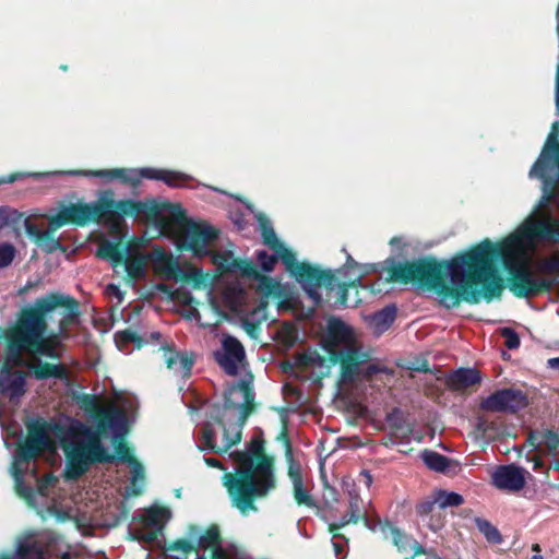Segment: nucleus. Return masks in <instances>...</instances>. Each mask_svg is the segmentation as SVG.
Instances as JSON below:
<instances>
[{"label":"nucleus","instance_id":"f257e3e1","mask_svg":"<svg viewBox=\"0 0 559 559\" xmlns=\"http://www.w3.org/2000/svg\"><path fill=\"white\" fill-rule=\"evenodd\" d=\"M80 316V302L70 295L50 292L37 298L20 311L15 324L4 334L5 343L10 345V360L25 366L24 353L59 358L58 338L68 337L70 326Z\"/></svg>","mask_w":559,"mask_h":559},{"label":"nucleus","instance_id":"f03ea898","mask_svg":"<svg viewBox=\"0 0 559 559\" xmlns=\"http://www.w3.org/2000/svg\"><path fill=\"white\" fill-rule=\"evenodd\" d=\"M56 430L66 455V479L76 480L94 464L119 460L132 466L131 495L140 496L143 492L142 487L136 486V481L144 480V468L123 439H115L116 454H111L102 442V433L105 430L94 431L81 423L69 427L57 425Z\"/></svg>","mask_w":559,"mask_h":559},{"label":"nucleus","instance_id":"7ed1b4c3","mask_svg":"<svg viewBox=\"0 0 559 559\" xmlns=\"http://www.w3.org/2000/svg\"><path fill=\"white\" fill-rule=\"evenodd\" d=\"M229 455L237 466L224 474L223 484L231 504L242 514L255 512V499L266 497L276 487L274 459L265 453L264 441L259 439H253L248 450Z\"/></svg>","mask_w":559,"mask_h":559},{"label":"nucleus","instance_id":"20e7f679","mask_svg":"<svg viewBox=\"0 0 559 559\" xmlns=\"http://www.w3.org/2000/svg\"><path fill=\"white\" fill-rule=\"evenodd\" d=\"M386 280L391 283L412 284L427 292L454 298V257L439 261L426 255L413 260H385Z\"/></svg>","mask_w":559,"mask_h":559},{"label":"nucleus","instance_id":"39448f33","mask_svg":"<svg viewBox=\"0 0 559 559\" xmlns=\"http://www.w3.org/2000/svg\"><path fill=\"white\" fill-rule=\"evenodd\" d=\"M272 254L265 250L255 252V259L265 273L274 270L278 260L285 266V270L300 284L307 296L316 306L322 304V294L319 288H326L328 295L331 294L332 286L335 284L334 274L328 269L323 270L318 265L297 261L296 253L290 249V259L287 261L283 258L284 253L281 249H271Z\"/></svg>","mask_w":559,"mask_h":559},{"label":"nucleus","instance_id":"423d86ee","mask_svg":"<svg viewBox=\"0 0 559 559\" xmlns=\"http://www.w3.org/2000/svg\"><path fill=\"white\" fill-rule=\"evenodd\" d=\"M238 389L243 396L238 421L227 426L221 414H211L210 420L201 428V451L226 453L233 445L240 442L242 427L250 414L253 413L255 404L253 386L250 381L240 380Z\"/></svg>","mask_w":559,"mask_h":559},{"label":"nucleus","instance_id":"0eeeda50","mask_svg":"<svg viewBox=\"0 0 559 559\" xmlns=\"http://www.w3.org/2000/svg\"><path fill=\"white\" fill-rule=\"evenodd\" d=\"M139 215L145 216L148 222L163 230L186 222V212L180 204L155 200H115V225H118L124 216Z\"/></svg>","mask_w":559,"mask_h":559},{"label":"nucleus","instance_id":"6e6552de","mask_svg":"<svg viewBox=\"0 0 559 559\" xmlns=\"http://www.w3.org/2000/svg\"><path fill=\"white\" fill-rule=\"evenodd\" d=\"M90 222L115 225V200L102 199L94 203H71L62 206L56 215L51 216L52 229L68 224L82 227Z\"/></svg>","mask_w":559,"mask_h":559},{"label":"nucleus","instance_id":"1a4fd4ad","mask_svg":"<svg viewBox=\"0 0 559 559\" xmlns=\"http://www.w3.org/2000/svg\"><path fill=\"white\" fill-rule=\"evenodd\" d=\"M73 175H85L92 177L106 178L109 180L117 179L121 183L130 186L132 188H136L143 178L151 180H160L165 182L167 186L173 188H179L186 186L191 177L177 171V170H168V169H158V168H114V169H100V170H92L88 173L85 171H72Z\"/></svg>","mask_w":559,"mask_h":559},{"label":"nucleus","instance_id":"9d476101","mask_svg":"<svg viewBox=\"0 0 559 559\" xmlns=\"http://www.w3.org/2000/svg\"><path fill=\"white\" fill-rule=\"evenodd\" d=\"M57 425L51 426L41 418L29 421L26 425L27 435L25 440L16 445L14 454L15 464H28L49 450L51 445L49 431L53 430L58 437Z\"/></svg>","mask_w":559,"mask_h":559},{"label":"nucleus","instance_id":"9b49d317","mask_svg":"<svg viewBox=\"0 0 559 559\" xmlns=\"http://www.w3.org/2000/svg\"><path fill=\"white\" fill-rule=\"evenodd\" d=\"M359 264L352 258V255H347L346 263L336 270V272L330 270L334 274L335 284L332 286L331 294L328 296L326 288H319L324 290V297L322 296V301L331 302L334 307H346L348 300V292L349 289H358L361 286V280L364 274H354L353 271L358 269Z\"/></svg>","mask_w":559,"mask_h":559},{"label":"nucleus","instance_id":"f8f14e48","mask_svg":"<svg viewBox=\"0 0 559 559\" xmlns=\"http://www.w3.org/2000/svg\"><path fill=\"white\" fill-rule=\"evenodd\" d=\"M180 226H185L179 249L191 251L195 257L210 255L209 245L218 237V230L206 224L189 222L186 218Z\"/></svg>","mask_w":559,"mask_h":559},{"label":"nucleus","instance_id":"ddd939ff","mask_svg":"<svg viewBox=\"0 0 559 559\" xmlns=\"http://www.w3.org/2000/svg\"><path fill=\"white\" fill-rule=\"evenodd\" d=\"M451 507H454V491L435 489L416 504V513L421 518L430 515L428 526L437 532L444 526L445 509Z\"/></svg>","mask_w":559,"mask_h":559},{"label":"nucleus","instance_id":"4468645a","mask_svg":"<svg viewBox=\"0 0 559 559\" xmlns=\"http://www.w3.org/2000/svg\"><path fill=\"white\" fill-rule=\"evenodd\" d=\"M329 359L332 364H340L341 378L344 382H352L360 374V368L370 355L356 345H346L341 349H329Z\"/></svg>","mask_w":559,"mask_h":559},{"label":"nucleus","instance_id":"2eb2a0df","mask_svg":"<svg viewBox=\"0 0 559 559\" xmlns=\"http://www.w3.org/2000/svg\"><path fill=\"white\" fill-rule=\"evenodd\" d=\"M17 365L10 360V345L5 343L4 361L0 366V395L11 402L19 401L26 393V372L14 370Z\"/></svg>","mask_w":559,"mask_h":559},{"label":"nucleus","instance_id":"dca6fc26","mask_svg":"<svg viewBox=\"0 0 559 559\" xmlns=\"http://www.w3.org/2000/svg\"><path fill=\"white\" fill-rule=\"evenodd\" d=\"M559 170V122L552 123L539 158L533 165L530 177L544 178L548 170Z\"/></svg>","mask_w":559,"mask_h":559},{"label":"nucleus","instance_id":"f3484780","mask_svg":"<svg viewBox=\"0 0 559 559\" xmlns=\"http://www.w3.org/2000/svg\"><path fill=\"white\" fill-rule=\"evenodd\" d=\"M527 404V397L521 391L506 389L483 400L480 408L491 413H514L526 407Z\"/></svg>","mask_w":559,"mask_h":559},{"label":"nucleus","instance_id":"a211bd4d","mask_svg":"<svg viewBox=\"0 0 559 559\" xmlns=\"http://www.w3.org/2000/svg\"><path fill=\"white\" fill-rule=\"evenodd\" d=\"M214 359L227 374L236 376L238 365L246 359L245 347L235 336L225 335L222 349L214 353Z\"/></svg>","mask_w":559,"mask_h":559},{"label":"nucleus","instance_id":"6ab92c4d","mask_svg":"<svg viewBox=\"0 0 559 559\" xmlns=\"http://www.w3.org/2000/svg\"><path fill=\"white\" fill-rule=\"evenodd\" d=\"M83 406L97 421V429L95 431L114 428L123 424L126 420V414L122 409L117 406H111L109 408L99 407L94 395H84Z\"/></svg>","mask_w":559,"mask_h":559},{"label":"nucleus","instance_id":"aec40b11","mask_svg":"<svg viewBox=\"0 0 559 559\" xmlns=\"http://www.w3.org/2000/svg\"><path fill=\"white\" fill-rule=\"evenodd\" d=\"M527 472L515 465L498 467L491 475L493 485L506 491H519L525 485Z\"/></svg>","mask_w":559,"mask_h":559},{"label":"nucleus","instance_id":"412c9836","mask_svg":"<svg viewBox=\"0 0 559 559\" xmlns=\"http://www.w3.org/2000/svg\"><path fill=\"white\" fill-rule=\"evenodd\" d=\"M389 531L393 545L403 559H414L416 556L425 554L424 547L412 536L405 534L396 526L386 523L383 531Z\"/></svg>","mask_w":559,"mask_h":559},{"label":"nucleus","instance_id":"4be33fe9","mask_svg":"<svg viewBox=\"0 0 559 559\" xmlns=\"http://www.w3.org/2000/svg\"><path fill=\"white\" fill-rule=\"evenodd\" d=\"M160 349L164 350V359L168 369L182 378L191 376V370L194 364L193 357L188 353H181L173 349L168 345H163Z\"/></svg>","mask_w":559,"mask_h":559},{"label":"nucleus","instance_id":"5701e85b","mask_svg":"<svg viewBox=\"0 0 559 559\" xmlns=\"http://www.w3.org/2000/svg\"><path fill=\"white\" fill-rule=\"evenodd\" d=\"M350 341V331L348 326L340 319H332L329 322L326 335L324 337V349H341L343 346L353 345Z\"/></svg>","mask_w":559,"mask_h":559},{"label":"nucleus","instance_id":"b1692460","mask_svg":"<svg viewBox=\"0 0 559 559\" xmlns=\"http://www.w3.org/2000/svg\"><path fill=\"white\" fill-rule=\"evenodd\" d=\"M25 366L31 370L36 380L53 378L68 381L70 378L69 369L63 364H51L38 359L35 362L26 364Z\"/></svg>","mask_w":559,"mask_h":559},{"label":"nucleus","instance_id":"393cba45","mask_svg":"<svg viewBox=\"0 0 559 559\" xmlns=\"http://www.w3.org/2000/svg\"><path fill=\"white\" fill-rule=\"evenodd\" d=\"M255 218L259 224L262 242L270 249H281L284 253L283 258L288 261L290 259V249L277 238L269 217L264 213H258Z\"/></svg>","mask_w":559,"mask_h":559},{"label":"nucleus","instance_id":"a878e982","mask_svg":"<svg viewBox=\"0 0 559 559\" xmlns=\"http://www.w3.org/2000/svg\"><path fill=\"white\" fill-rule=\"evenodd\" d=\"M385 421L390 428V432H392V436L399 438L400 442L408 441L409 436L413 432V428L407 423L406 416L401 408H392V411L386 414Z\"/></svg>","mask_w":559,"mask_h":559},{"label":"nucleus","instance_id":"bb28decb","mask_svg":"<svg viewBox=\"0 0 559 559\" xmlns=\"http://www.w3.org/2000/svg\"><path fill=\"white\" fill-rule=\"evenodd\" d=\"M127 254V248L121 242L104 240L97 248L96 255L98 258L110 261L114 266L122 264L124 255Z\"/></svg>","mask_w":559,"mask_h":559},{"label":"nucleus","instance_id":"cd10ccee","mask_svg":"<svg viewBox=\"0 0 559 559\" xmlns=\"http://www.w3.org/2000/svg\"><path fill=\"white\" fill-rule=\"evenodd\" d=\"M530 440L542 453L556 454L559 452V436L552 431L532 433Z\"/></svg>","mask_w":559,"mask_h":559},{"label":"nucleus","instance_id":"c85d7f7f","mask_svg":"<svg viewBox=\"0 0 559 559\" xmlns=\"http://www.w3.org/2000/svg\"><path fill=\"white\" fill-rule=\"evenodd\" d=\"M397 308L395 305H388L381 310L377 311L372 318L371 323L378 334L385 332L395 321Z\"/></svg>","mask_w":559,"mask_h":559},{"label":"nucleus","instance_id":"c756f323","mask_svg":"<svg viewBox=\"0 0 559 559\" xmlns=\"http://www.w3.org/2000/svg\"><path fill=\"white\" fill-rule=\"evenodd\" d=\"M169 511L164 507H151L140 515V521L145 528H156L162 531L164 519Z\"/></svg>","mask_w":559,"mask_h":559},{"label":"nucleus","instance_id":"7c9ffc66","mask_svg":"<svg viewBox=\"0 0 559 559\" xmlns=\"http://www.w3.org/2000/svg\"><path fill=\"white\" fill-rule=\"evenodd\" d=\"M157 270L160 274H163L166 278H175V280H189L188 276L177 261L173 260L171 257H164L159 260Z\"/></svg>","mask_w":559,"mask_h":559},{"label":"nucleus","instance_id":"2f4dec72","mask_svg":"<svg viewBox=\"0 0 559 559\" xmlns=\"http://www.w3.org/2000/svg\"><path fill=\"white\" fill-rule=\"evenodd\" d=\"M481 380L476 368H456V391L479 384Z\"/></svg>","mask_w":559,"mask_h":559},{"label":"nucleus","instance_id":"473e14b6","mask_svg":"<svg viewBox=\"0 0 559 559\" xmlns=\"http://www.w3.org/2000/svg\"><path fill=\"white\" fill-rule=\"evenodd\" d=\"M222 546V536L217 525H210L205 532L199 537L197 547L198 549H212L218 548Z\"/></svg>","mask_w":559,"mask_h":559},{"label":"nucleus","instance_id":"72a5a7b5","mask_svg":"<svg viewBox=\"0 0 559 559\" xmlns=\"http://www.w3.org/2000/svg\"><path fill=\"white\" fill-rule=\"evenodd\" d=\"M421 459L425 465L435 472L444 473L450 465V460L447 456L432 450H424Z\"/></svg>","mask_w":559,"mask_h":559},{"label":"nucleus","instance_id":"f704fd0d","mask_svg":"<svg viewBox=\"0 0 559 559\" xmlns=\"http://www.w3.org/2000/svg\"><path fill=\"white\" fill-rule=\"evenodd\" d=\"M51 226V217L48 221V228L40 234L36 243L47 253H52L59 249L64 250L60 240L55 238V231Z\"/></svg>","mask_w":559,"mask_h":559},{"label":"nucleus","instance_id":"c9c22d12","mask_svg":"<svg viewBox=\"0 0 559 559\" xmlns=\"http://www.w3.org/2000/svg\"><path fill=\"white\" fill-rule=\"evenodd\" d=\"M126 267L127 277L129 280H140L145 275V264L144 259L141 255L136 257H126L122 262Z\"/></svg>","mask_w":559,"mask_h":559},{"label":"nucleus","instance_id":"e433bc0d","mask_svg":"<svg viewBox=\"0 0 559 559\" xmlns=\"http://www.w3.org/2000/svg\"><path fill=\"white\" fill-rule=\"evenodd\" d=\"M115 342L120 349L124 348L130 343H133L134 346L140 349L146 343L142 336L130 329L118 331L115 334Z\"/></svg>","mask_w":559,"mask_h":559},{"label":"nucleus","instance_id":"4c0bfd02","mask_svg":"<svg viewBox=\"0 0 559 559\" xmlns=\"http://www.w3.org/2000/svg\"><path fill=\"white\" fill-rule=\"evenodd\" d=\"M254 281L258 282L257 290L262 295L269 297L272 295H278L280 283L274 278L260 273Z\"/></svg>","mask_w":559,"mask_h":559},{"label":"nucleus","instance_id":"58836bf2","mask_svg":"<svg viewBox=\"0 0 559 559\" xmlns=\"http://www.w3.org/2000/svg\"><path fill=\"white\" fill-rule=\"evenodd\" d=\"M22 217L23 213H20L9 206H0V229L5 226L16 228L21 224Z\"/></svg>","mask_w":559,"mask_h":559},{"label":"nucleus","instance_id":"ea45409f","mask_svg":"<svg viewBox=\"0 0 559 559\" xmlns=\"http://www.w3.org/2000/svg\"><path fill=\"white\" fill-rule=\"evenodd\" d=\"M361 499L358 496L352 497L349 501L348 513L353 515L358 521H362L365 526L371 531L376 530V524L369 519V516L361 512Z\"/></svg>","mask_w":559,"mask_h":559},{"label":"nucleus","instance_id":"a19ab883","mask_svg":"<svg viewBox=\"0 0 559 559\" xmlns=\"http://www.w3.org/2000/svg\"><path fill=\"white\" fill-rule=\"evenodd\" d=\"M234 266L233 271H238L242 276L249 277V278H257L258 275L261 273L258 270V266L250 260L246 259H236L234 260Z\"/></svg>","mask_w":559,"mask_h":559},{"label":"nucleus","instance_id":"79ce46f5","mask_svg":"<svg viewBox=\"0 0 559 559\" xmlns=\"http://www.w3.org/2000/svg\"><path fill=\"white\" fill-rule=\"evenodd\" d=\"M212 255V262L217 266V269L222 272H233L234 266V258L233 253L225 251V252H211Z\"/></svg>","mask_w":559,"mask_h":559},{"label":"nucleus","instance_id":"37998d69","mask_svg":"<svg viewBox=\"0 0 559 559\" xmlns=\"http://www.w3.org/2000/svg\"><path fill=\"white\" fill-rule=\"evenodd\" d=\"M476 525L478 530L485 535L488 542L493 544H499L501 542L500 533L488 521L483 519H476Z\"/></svg>","mask_w":559,"mask_h":559},{"label":"nucleus","instance_id":"c03bdc74","mask_svg":"<svg viewBox=\"0 0 559 559\" xmlns=\"http://www.w3.org/2000/svg\"><path fill=\"white\" fill-rule=\"evenodd\" d=\"M19 559H44V552L36 544L22 545L19 548Z\"/></svg>","mask_w":559,"mask_h":559},{"label":"nucleus","instance_id":"a18cd8bd","mask_svg":"<svg viewBox=\"0 0 559 559\" xmlns=\"http://www.w3.org/2000/svg\"><path fill=\"white\" fill-rule=\"evenodd\" d=\"M58 483V478L53 474H47L37 480L36 492L41 497L49 495V489Z\"/></svg>","mask_w":559,"mask_h":559},{"label":"nucleus","instance_id":"49530a36","mask_svg":"<svg viewBox=\"0 0 559 559\" xmlns=\"http://www.w3.org/2000/svg\"><path fill=\"white\" fill-rule=\"evenodd\" d=\"M359 521L350 515L348 512L342 516L338 523H331L329 525V532L332 534L333 539L334 538H344V536L340 533V530L344 526H346L349 523H358Z\"/></svg>","mask_w":559,"mask_h":559},{"label":"nucleus","instance_id":"de8ad7c7","mask_svg":"<svg viewBox=\"0 0 559 559\" xmlns=\"http://www.w3.org/2000/svg\"><path fill=\"white\" fill-rule=\"evenodd\" d=\"M168 550L170 551H180L185 555H189L190 552H198V547L192 542L186 538H180L174 540L169 546Z\"/></svg>","mask_w":559,"mask_h":559},{"label":"nucleus","instance_id":"09e8293b","mask_svg":"<svg viewBox=\"0 0 559 559\" xmlns=\"http://www.w3.org/2000/svg\"><path fill=\"white\" fill-rule=\"evenodd\" d=\"M294 498L299 506L314 507V501L308 491L304 488V483L294 485Z\"/></svg>","mask_w":559,"mask_h":559},{"label":"nucleus","instance_id":"8fccbe9b","mask_svg":"<svg viewBox=\"0 0 559 559\" xmlns=\"http://www.w3.org/2000/svg\"><path fill=\"white\" fill-rule=\"evenodd\" d=\"M15 257V248L11 243L0 245V269L9 266Z\"/></svg>","mask_w":559,"mask_h":559},{"label":"nucleus","instance_id":"3c124183","mask_svg":"<svg viewBox=\"0 0 559 559\" xmlns=\"http://www.w3.org/2000/svg\"><path fill=\"white\" fill-rule=\"evenodd\" d=\"M286 461L288 463V477L290 478L293 486L302 484V474L299 463L294 460L293 454L292 457L286 459Z\"/></svg>","mask_w":559,"mask_h":559},{"label":"nucleus","instance_id":"603ef678","mask_svg":"<svg viewBox=\"0 0 559 559\" xmlns=\"http://www.w3.org/2000/svg\"><path fill=\"white\" fill-rule=\"evenodd\" d=\"M500 334L504 338V344L509 349H516L520 346V337L513 329L502 328Z\"/></svg>","mask_w":559,"mask_h":559},{"label":"nucleus","instance_id":"864d4df0","mask_svg":"<svg viewBox=\"0 0 559 559\" xmlns=\"http://www.w3.org/2000/svg\"><path fill=\"white\" fill-rule=\"evenodd\" d=\"M278 441L283 442L284 444V448H285V457L286 459H290L292 457V454H293V447H292V442H290V439H289V436H288V431H287V424H286V420L283 419V428H282V431L278 433L277 438H276Z\"/></svg>","mask_w":559,"mask_h":559},{"label":"nucleus","instance_id":"5fc2aeb1","mask_svg":"<svg viewBox=\"0 0 559 559\" xmlns=\"http://www.w3.org/2000/svg\"><path fill=\"white\" fill-rule=\"evenodd\" d=\"M21 223H23L26 234L36 242L44 230H40V228L33 223L29 217L23 216Z\"/></svg>","mask_w":559,"mask_h":559},{"label":"nucleus","instance_id":"6e6d98bb","mask_svg":"<svg viewBox=\"0 0 559 559\" xmlns=\"http://www.w3.org/2000/svg\"><path fill=\"white\" fill-rule=\"evenodd\" d=\"M314 359L310 354L301 353L295 356V365L299 368H308L313 365Z\"/></svg>","mask_w":559,"mask_h":559},{"label":"nucleus","instance_id":"4d7b16f0","mask_svg":"<svg viewBox=\"0 0 559 559\" xmlns=\"http://www.w3.org/2000/svg\"><path fill=\"white\" fill-rule=\"evenodd\" d=\"M28 176L37 177L38 175L37 174H27V173H13V174L8 175V176H1L0 177V185L13 183V182H15L19 179H22V178H25V177H28Z\"/></svg>","mask_w":559,"mask_h":559},{"label":"nucleus","instance_id":"13d9d810","mask_svg":"<svg viewBox=\"0 0 559 559\" xmlns=\"http://www.w3.org/2000/svg\"><path fill=\"white\" fill-rule=\"evenodd\" d=\"M384 368H381L380 366L376 364L368 365L364 370H360V373H362V377L367 380L372 379V377L377 373L383 372Z\"/></svg>","mask_w":559,"mask_h":559},{"label":"nucleus","instance_id":"bf43d9fd","mask_svg":"<svg viewBox=\"0 0 559 559\" xmlns=\"http://www.w3.org/2000/svg\"><path fill=\"white\" fill-rule=\"evenodd\" d=\"M159 530L156 528H150L148 531L142 532L139 536V538L145 543H153L156 540Z\"/></svg>","mask_w":559,"mask_h":559},{"label":"nucleus","instance_id":"052dcab7","mask_svg":"<svg viewBox=\"0 0 559 559\" xmlns=\"http://www.w3.org/2000/svg\"><path fill=\"white\" fill-rule=\"evenodd\" d=\"M345 543L343 542H332L334 554L336 558L344 559L345 558V544L347 543V539L343 538Z\"/></svg>","mask_w":559,"mask_h":559},{"label":"nucleus","instance_id":"680f3d73","mask_svg":"<svg viewBox=\"0 0 559 559\" xmlns=\"http://www.w3.org/2000/svg\"><path fill=\"white\" fill-rule=\"evenodd\" d=\"M17 492L24 499L32 500L34 498L35 490L29 486L17 485Z\"/></svg>","mask_w":559,"mask_h":559},{"label":"nucleus","instance_id":"e2e57ef3","mask_svg":"<svg viewBox=\"0 0 559 559\" xmlns=\"http://www.w3.org/2000/svg\"><path fill=\"white\" fill-rule=\"evenodd\" d=\"M411 370L419 371V372H428L430 371L429 365L427 360L417 361L414 362L412 367H409Z\"/></svg>","mask_w":559,"mask_h":559},{"label":"nucleus","instance_id":"0e129e2a","mask_svg":"<svg viewBox=\"0 0 559 559\" xmlns=\"http://www.w3.org/2000/svg\"><path fill=\"white\" fill-rule=\"evenodd\" d=\"M211 559H230V557L226 552V550L221 546V547L214 548V550H212Z\"/></svg>","mask_w":559,"mask_h":559},{"label":"nucleus","instance_id":"69168bd1","mask_svg":"<svg viewBox=\"0 0 559 559\" xmlns=\"http://www.w3.org/2000/svg\"><path fill=\"white\" fill-rule=\"evenodd\" d=\"M400 442L399 438L395 436H392V432H390L388 436H384L381 440V444L384 447H392Z\"/></svg>","mask_w":559,"mask_h":559},{"label":"nucleus","instance_id":"338daca9","mask_svg":"<svg viewBox=\"0 0 559 559\" xmlns=\"http://www.w3.org/2000/svg\"><path fill=\"white\" fill-rule=\"evenodd\" d=\"M360 480L366 485V487H370L372 481H373V478H372V475L370 474L369 471L367 469H364L361 471L360 473Z\"/></svg>","mask_w":559,"mask_h":559},{"label":"nucleus","instance_id":"774afa93","mask_svg":"<svg viewBox=\"0 0 559 559\" xmlns=\"http://www.w3.org/2000/svg\"><path fill=\"white\" fill-rule=\"evenodd\" d=\"M204 461H205L206 465L210 466V467H215V468H219L222 471H225V467L222 464V462L218 461L215 457H205Z\"/></svg>","mask_w":559,"mask_h":559}]
</instances>
